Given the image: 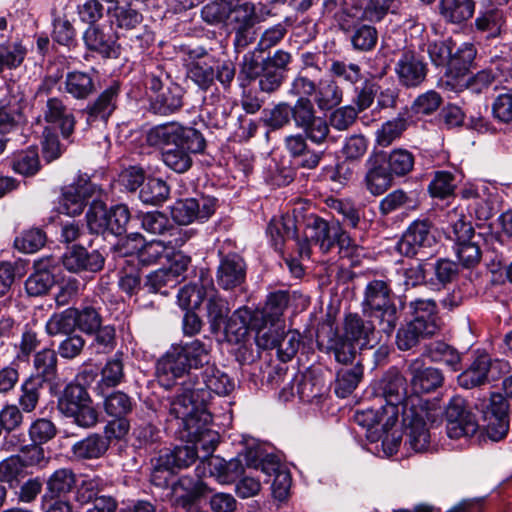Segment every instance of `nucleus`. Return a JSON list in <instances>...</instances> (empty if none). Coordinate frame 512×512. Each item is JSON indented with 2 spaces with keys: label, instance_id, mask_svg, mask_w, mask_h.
Segmentation results:
<instances>
[{
  "label": "nucleus",
  "instance_id": "nucleus-34",
  "mask_svg": "<svg viewBox=\"0 0 512 512\" xmlns=\"http://www.w3.org/2000/svg\"><path fill=\"white\" fill-rule=\"evenodd\" d=\"M109 449V441L102 435L93 433L72 446L73 457L77 460L99 459Z\"/></svg>",
  "mask_w": 512,
  "mask_h": 512
},
{
  "label": "nucleus",
  "instance_id": "nucleus-54",
  "mask_svg": "<svg viewBox=\"0 0 512 512\" xmlns=\"http://www.w3.org/2000/svg\"><path fill=\"white\" fill-rule=\"evenodd\" d=\"M329 72L333 78L332 80L339 81L348 86H355L362 80L361 68L355 63L332 60Z\"/></svg>",
  "mask_w": 512,
  "mask_h": 512
},
{
  "label": "nucleus",
  "instance_id": "nucleus-57",
  "mask_svg": "<svg viewBox=\"0 0 512 512\" xmlns=\"http://www.w3.org/2000/svg\"><path fill=\"white\" fill-rule=\"evenodd\" d=\"M407 129V121L405 118L397 117L386 121L376 131V143L381 147L390 146L395 140L399 139L403 132Z\"/></svg>",
  "mask_w": 512,
  "mask_h": 512
},
{
  "label": "nucleus",
  "instance_id": "nucleus-39",
  "mask_svg": "<svg viewBox=\"0 0 512 512\" xmlns=\"http://www.w3.org/2000/svg\"><path fill=\"white\" fill-rule=\"evenodd\" d=\"M198 458L197 448L189 445L177 446L159 456V465L166 470L187 468Z\"/></svg>",
  "mask_w": 512,
  "mask_h": 512
},
{
  "label": "nucleus",
  "instance_id": "nucleus-25",
  "mask_svg": "<svg viewBox=\"0 0 512 512\" xmlns=\"http://www.w3.org/2000/svg\"><path fill=\"white\" fill-rule=\"evenodd\" d=\"M26 107L25 96L22 92L9 93L0 99V132L7 133L24 120L23 111Z\"/></svg>",
  "mask_w": 512,
  "mask_h": 512
},
{
  "label": "nucleus",
  "instance_id": "nucleus-48",
  "mask_svg": "<svg viewBox=\"0 0 512 512\" xmlns=\"http://www.w3.org/2000/svg\"><path fill=\"white\" fill-rule=\"evenodd\" d=\"M207 280L210 278L201 277L200 285L189 284L182 287L177 295L178 304L184 310L197 309L208 294Z\"/></svg>",
  "mask_w": 512,
  "mask_h": 512
},
{
  "label": "nucleus",
  "instance_id": "nucleus-20",
  "mask_svg": "<svg viewBox=\"0 0 512 512\" xmlns=\"http://www.w3.org/2000/svg\"><path fill=\"white\" fill-rule=\"evenodd\" d=\"M215 211V201L209 198H187L175 202L171 215L180 225H188L195 220H206Z\"/></svg>",
  "mask_w": 512,
  "mask_h": 512
},
{
  "label": "nucleus",
  "instance_id": "nucleus-18",
  "mask_svg": "<svg viewBox=\"0 0 512 512\" xmlns=\"http://www.w3.org/2000/svg\"><path fill=\"white\" fill-rule=\"evenodd\" d=\"M189 57L191 61L187 66L188 79L200 90L207 91L214 85L217 61L203 49L189 51Z\"/></svg>",
  "mask_w": 512,
  "mask_h": 512
},
{
  "label": "nucleus",
  "instance_id": "nucleus-58",
  "mask_svg": "<svg viewBox=\"0 0 512 512\" xmlns=\"http://www.w3.org/2000/svg\"><path fill=\"white\" fill-rule=\"evenodd\" d=\"M133 401L131 397L122 392L114 391L104 399V410L111 417H123L132 412Z\"/></svg>",
  "mask_w": 512,
  "mask_h": 512
},
{
  "label": "nucleus",
  "instance_id": "nucleus-61",
  "mask_svg": "<svg viewBox=\"0 0 512 512\" xmlns=\"http://www.w3.org/2000/svg\"><path fill=\"white\" fill-rule=\"evenodd\" d=\"M447 222L456 242L470 240L474 236V228L466 221L465 214L457 208L447 213Z\"/></svg>",
  "mask_w": 512,
  "mask_h": 512
},
{
  "label": "nucleus",
  "instance_id": "nucleus-5",
  "mask_svg": "<svg viewBox=\"0 0 512 512\" xmlns=\"http://www.w3.org/2000/svg\"><path fill=\"white\" fill-rule=\"evenodd\" d=\"M402 414L405 445L414 452H424L430 443V433L426 422H434L439 415L436 408H430L420 396H413Z\"/></svg>",
  "mask_w": 512,
  "mask_h": 512
},
{
  "label": "nucleus",
  "instance_id": "nucleus-42",
  "mask_svg": "<svg viewBox=\"0 0 512 512\" xmlns=\"http://www.w3.org/2000/svg\"><path fill=\"white\" fill-rule=\"evenodd\" d=\"M424 355L432 362L444 363L453 371L460 370L461 356L451 345L443 341H434L425 347Z\"/></svg>",
  "mask_w": 512,
  "mask_h": 512
},
{
  "label": "nucleus",
  "instance_id": "nucleus-44",
  "mask_svg": "<svg viewBox=\"0 0 512 512\" xmlns=\"http://www.w3.org/2000/svg\"><path fill=\"white\" fill-rule=\"evenodd\" d=\"M440 14L451 23H462L472 17L475 10L473 0H441Z\"/></svg>",
  "mask_w": 512,
  "mask_h": 512
},
{
  "label": "nucleus",
  "instance_id": "nucleus-30",
  "mask_svg": "<svg viewBox=\"0 0 512 512\" xmlns=\"http://www.w3.org/2000/svg\"><path fill=\"white\" fill-rule=\"evenodd\" d=\"M366 167L364 184L372 195H381L392 186L393 176L391 172L377 158L369 157L366 161Z\"/></svg>",
  "mask_w": 512,
  "mask_h": 512
},
{
  "label": "nucleus",
  "instance_id": "nucleus-12",
  "mask_svg": "<svg viewBox=\"0 0 512 512\" xmlns=\"http://www.w3.org/2000/svg\"><path fill=\"white\" fill-rule=\"evenodd\" d=\"M423 53L420 48H406L400 52L395 63V73L401 85L417 87L426 79L428 67Z\"/></svg>",
  "mask_w": 512,
  "mask_h": 512
},
{
  "label": "nucleus",
  "instance_id": "nucleus-35",
  "mask_svg": "<svg viewBox=\"0 0 512 512\" xmlns=\"http://www.w3.org/2000/svg\"><path fill=\"white\" fill-rule=\"evenodd\" d=\"M45 493L48 498H61L70 493L76 485V475L69 468L55 470L45 482Z\"/></svg>",
  "mask_w": 512,
  "mask_h": 512
},
{
  "label": "nucleus",
  "instance_id": "nucleus-1",
  "mask_svg": "<svg viewBox=\"0 0 512 512\" xmlns=\"http://www.w3.org/2000/svg\"><path fill=\"white\" fill-rule=\"evenodd\" d=\"M209 352V347L198 339L173 346L157 361L159 383L169 388L183 379L180 393L175 397L186 396L193 402L200 400L205 408L211 393L229 395L235 388L234 380L215 364H210Z\"/></svg>",
  "mask_w": 512,
  "mask_h": 512
},
{
  "label": "nucleus",
  "instance_id": "nucleus-9",
  "mask_svg": "<svg viewBox=\"0 0 512 512\" xmlns=\"http://www.w3.org/2000/svg\"><path fill=\"white\" fill-rule=\"evenodd\" d=\"M291 120L296 128L304 132L306 138L317 145L325 143L329 137L328 122L317 114L315 104L310 98L299 97L291 105Z\"/></svg>",
  "mask_w": 512,
  "mask_h": 512
},
{
  "label": "nucleus",
  "instance_id": "nucleus-64",
  "mask_svg": "<svg viewBox=\"0 0 512 512\" xmlns=\"http://www.w3.org/2000/svg\"><path fill=\"white\" fill-rule=\"evenodd\" d=\"M454 181L452 173L437 171L428 186V191L434 198L445 199L454 193L456 188Z\"/></svg>",
  "mask_w": 512,
  "mask_h": 512
},
{
  "label": "nucleus",
  "instance_id": "nucleus-40",
  "mask_svg": "<svg viewBox=\"0 0 512 512\" xmlns=\"http://www.w3.org/2000/svg\"><path fill=\"white\" fill-rule=\"evenodd\" d=\"M111 22L118 28L132 30L141 25L143 15L129 2H115L114 6L108 9Z\"/></svg>",
  "mask_w": 512,
  "mask_h": 512
},
{
  "label": "nucleus",
  "instance_id": "nucleus-2",
  "mask_svg": "<svg viewBox=\"0 0 512 512\" xmlns=\"http://www.w3.org/2000/svg\"><path fill=\"white\" fill-rule=\"evenodd\" d=\"M169 416L185 433L182 437L194 443L193 447L197 450L201 448L204 451L201 460L213 456L212 453L219 443L220 436L209 428L212 416L203 406L202 401L193 402L186 396L174 397L169 402Z\"/></svg>",
  "mask_w": 512,
  "mask_h": 512
},
{
  "label": "nucleus",
  "instance_id": "nucleus-62",
  "mask_svg": "<svg viewBox=\"0 0 512 512\" xmlns=\"http://www.w3.org/2000/svg\"><path fill=\"white\" fill-rule=\"evenodd\" d=\"M233 4L227 0H215L206 4L201 10L202 19L208 24H219L229 18Z\"/></svg>",
  "mask_w": 512,
  "mask_h": 512
},
{
  "label": "nucleus",
  "instance_id": "nucleus-52",
  "mask_svg": "<svg viewBox=\"0 0 512 512\" xmlns=\"http://www.w3.org/2000/svg\"><path fill=\"white\" fill-rule=\"evenodd\" d=\"M170 193L169 186L159 178H149L142 185L139 198L145 204L159 205L167 200Z\"/></svg>",
  "mask_w": 512,
  "mask_h": 512
},
{
  "label": "nucleus",
  "instance_id": "nucleus-17",
  "mask_svg": "<svg viewBox=\"0 0 512 512\" xmlns=\"http://www.w3.org/2000/svg\"><path fill=\"white\" fill-rule=\"evenodd\" d=\"M244 472V466L240 459L234 458L226 461L219 456H211L201 460L196 467V474L199 478L207 475L216 478L221 484H229L239 478Z\"/></svg>",
  "mask_w": 512,
  "mask_h": 512
},
{
  "label": "nucleus",
  "instance_id": "nucleus-22",
  "mask_svg": "<svg viewBox=\"0 0 512 512\" xmlns=\"http://www.w3.org/2000/svg\"><path fill=\"white\" fill-rule=\"evenodd\" d=\"M246 279V264L244 259L231 253L224 256L216 272L217 284L224 290H232L241 286Z\"/></svg>",
  "mask_w": 512,
  "mask_h": 512
},
{
  "label": "nucleus",
  "instance_id": "nucleus-6",
  "mask_svg": "<svg viewBox=\"0 0 512 512\" xmlns=\"http://www.w3.org/2000/svg\"><path fill=\"white\" fill-rule=\"evenodd\" d=\"M375 391L385 402L380 407V422L386 427L395 425L400 411L403 414L408 401L414 396L407 395L406 378L397 368L392 367L378 381Z\"/></svg>",
  "mask_w": 512,
  "mask_h": 512
},
{
  "label": "nucleus",
  "instance_id": "nucleus-60",
  "mask_svg": "<svg viewBox=\"0 0 512 512\" xmlns=\"http://www.w3.org/2000/svg\"><path fill=\"white\" fill-rule=\"evenodd\" d=\"M25 476V468L16 455L7 457L0 462V482L7 483L10 488L19 485Z\"/></svg>",
  "mask_w": 512,
  "mask_h": 512
},
{
  "label": "nucleus",
  "instance_id": "nucleus-23",
  "mask_svg": "<svg viewBox=\"0 0 512 512\" xmlns=\"http://www.w3.org/2000/svg\"><path fill=\"white\" fill-rule=\"evenodd\" d=\"M358 313H349L344 320L345 336L356 343L361 348H372L377 340V331L372 318L364 319Z\"/></svg>",
  "mask_w": 512,
  "mask_h": 512
},
{
  "label": "nucleus",
  "instance_id": "nucleus-36",
  "mask_svg": "<svg viewBox=\"0 0 512 512\" xmlns=\"http://www.w3.org/2000/svg\"><path fill=\"white\" fill-rule=\"evenodd\" d=\"M58 359L55 350L44 348L34 355L33 367L35 370L34 375L29 377H37L40 383L54 382L58 375Z\"/></svg>",
  "mask_w": 512,
  "mask_h": 512
},
{
  "label": "nucleus",
  "instance_id": "nucleus-10",
  "mask_svg": "<svg viewBox=\"0 0 512 512\" xmlns=\"http://www.w3.org/2000/svg\"><path fill=\"white\" fill-rule=\"evenodd\" d=\"M101 189L85 175H79L70 185L62 189L60 210L68 216L80 215L89 199L100 197Z\"/></svg>",
  "mask_w": 512,
  "mask_h": 512
},
{
  "label": "nucleus",
  "instance_id": "nucleus-8",
  "mask_svg": "<svg viewBox=\"0 0 512 512\" xmlns=\"http://www.w3.org/2000/svg\"><path fill=\"white\" fill-rule=\"evenodd\" d=\"M146 141L150 146H177L182 143L193 152H203L206 147L205 138L198 130L178 122H167L152 127L147 133Z\"/></svg>",
  "mask_w": 512,
  "mask_h": 512
},
{
  "label": "nucleus",
  "instance_id": "nucleus-53",
  "mask_svg": "<svg viewBox=\"0 0 512 512\" xmlns=\"http://www.w3.org/2000/svg\"><path fill=\"white\" fill-rule=\"evenodd\" d=\"M75 319V308H67L60 313H54L46 323V333L49 336L70 335L76 328Z\"/></svg>",
  "mask_w": 512,
  "mask_h": 512
},
{
  "label": "nucleus",
  "instance_id": "nucleus-41",
  "mask_svg": "<svg viewBox=\"0 0 512 512\" xmlns=\"http://www.w3.org/2000/svg\"><path fill=\"white\" fill-rule=\"evenodd\" d=\"M418 206L419 201L413 192L396 189L380 201L379 211L386 216L399 209L415 210Z\"/></svg>",
  "mask_w": 512,
  "mask_h": 512
},
{
  "label": "nucleus",
  "instance_id": "nucleus-3",
  "mask_svg": "<svg viewBox=\"0 0 512 512\" xmlns=\"http://www.w3.org/2000/svg\"><path fill=\"white\" fill-rule=\"evenodd\" d=\"M409 307L412 319L402 325L396 334V345L401 351L416 347L421 340L433 337L441 329V319L433 299H415Z\"/></svg>",
  "mask_w": 512,
  "mask_h": 512
},
{
  "label": "nucleus",
  "instance_id": "nucleus-59",
  "mask_svg": "<svg viewBox=\"0 0 512 512\" xmlns=\"http://www.w3.org/2000/svg\"><path fill=\"white\" fill-rule=\"evenodd\" d=\"M124 364L122 356L116 354L112 359H109L101 370V380L99 386L112 388L118 386L124 380Z\"/></svg>",
  "mask_w": 512,
  "mask_h": 512
},
{
  "label": "nucleus",
  "instance_id": "nucleus-29",
  "mask_svg": "<svg viewBox=\"0 0 512 512\" xmlns=\"http://www.w3.org/2000/svg\"><path fill=\"white\" fill-rule=\"evenodd\" d=\"M207 320L212 333H218L226 323L230 308L228 302L215 289L212 280H207Z\"/></svg>",
  "mask_w": 512,
  "mask_h": 512
},
{
  "label": "nucleus",
  "instance_id": "nucleus-43",
  "mask_svg": "<svg viewBox=\"0 0 512 512\" xmlns=\"http://www.w3.org/2000/svg\"><path fill=\"white\" fill-rule=\"evenodd\" d=\"M91 74L81 71L69 72L65 79V90L75 99H86L95 91Z\"/></svg>",
  "mask_w": 512,
  "mask_h": 512
},
{
  "label": "nucleus",
  "instance_id": "nucleus-16",
  "mask_svg": "<svg viewBox=\"0 0 512 512\" xmlns=\"http://www.w3.org/2000/svg\"><path fill=\"white\" fill-rule=\"evenodd\" d=\"M256 342L263 349L277 348L281 361L286 362L297 353L301 344V337L296 331L279 334L276 329L270 327L267 330L258 331Z\"/></svg>",
  "mask_w": 512,
  "mask_h": 512
},
{
  "label": "nucleus",
  "instance_id": "nucleus-46",
  "mask_svg": "<svg viewBox=\"0 0 512 512\" xmlns=\"http://www.w3.org/2000/svg\"><path fill=\"white\" fill-rule=\"evenodd\" d=\"M476 48L472 43H462L455 50L451 49L448 74L458 77L465 74L471 66L475 56Z\"/></svg>",
  "mask_w": 512,
  "mask_h": 512
},
{
  "label": "nucleus",
  "instance_id": "nucleus-45",
  "mask_svg": "<svg viewBox=\"0 0 512 512\" xmlns=\"http://www.w3.org/2000/svg\"><path fill=\"white\" fill-rule=\"evenodd\" d=\"M119 85L114 83L106 88L98 98L86 108L90 117L107 119L116 107Z\"/></svg>",
  "mask_w": 512,
  "mask_h": 512
},
{
  "label": "nucleus",
  "instance_id": "nucleus-32",
  "mask_svg": "<svg viewBox=\"0 0 512 512\" xmlns=\"http://www.w3.org/2000/svg\"><path fill=\"white\" fill-rule=\"evenodd\" d=\"M182 90L177 85L166 87L151 98L150 110L154 114L167 116L177 112L183 106Z\"/></svg>",
  "mask_w": 512,
  "mask_h": 512
},
{
  "label": "nucleus",
  "instance_id": "nucleus-4",
  "mask_svg": "<svg viewBox=\"0 0 512 512\" xmlns=\"http://www.w3.org/2000/svg\"><path fill=\"white\" fill-rule=\"evenodd\" d=\"M363 316L378 320L381 331L390 336L395 330L399 314L387 281L374 279L365 286L361 301Z\"/></svg>",
  "mask_w": 512,
  "mask_h": 512
},
{
  "label": "nucleus",
  "instance_id": "nucleus-31",
  "mask_svg": "<svg viewBox=\"0 0 512 512\" xmlns=\"http://www.w3.org/2000/svg\"><path fill=\"white\" fill-rule=\"evenodd\" d=\"M83 39L89 50L95 51L106 58L112 56L116 44V37L111 32L110 27L91 25L85 31Z\"/></svg>",
  "mask_w": 512,
  "mask_h": 512
},
{
  "label": "nucleus",
  "instance_id": "nucleus-11",
  "mask_svg": "<svg viewBox=\"0 0 512 512\" xmlns=\"http://www.w3.org/2000/svg\"><path fill=\"white\" fill-rule=\"evenodd\" d=\"M447 435L451 439L472 437L479 430L475 415L468 409L466 401L453 397L445 410Z\"/></svg>",
  "mask_w": 512,
  "mask_h": 512
},
{
  "label": "nucleus",
  "instance_id": "nucleus-21",
  "mask_svg": "<svg viewBox=\"0 0 512 512\" xmlns=\"http://www.w3.org/2000/svg\"><path fill=\"white\" fill-rule=\"evenodd\" d=\"M339 226L338 222L329 223L312 214L306 218L304 234L307 239L318 245L323 253H328L336 245Z\"/></svg>",
  "mask_w": 512,
  "mask_h": 512
},
{
  "label": "nucleus",
  "instance_id": "nucleus-56",
  "mask_svg": "<svg viewBox=\"0 0 512 512\" xmlns=\"http://www.w3.org/2000/svg\"><path fill=\"white\" fill-rule=\"evenodd\" d=\"M502 22V11L491 8L479 13L475 19V27L478 31L487 32V38H496L501 33Z\"/></svg>",
  "mask_w": 512,
  "mask_h": 512
},
{
  "label": "nucleus",
  "instance_id": "nucleus-19",
  "mask_svg": "<svg viewBox=\"0 0 512 512\" xmlns=\"http://www.w3.org/2000/svg\"><path fill=\"white\" fill-rule=\"evenodd\" d=\"M407 372L410 376V384L414 395L433 392L444 383L442 371L435 367L425 366L421 358L410 361Z\"/></svg>",
  "mask_w": 512,
  "mask_h": 512
},
{
  "label": "nucleus",
  "instance_id": "nucleus-24",
  "mask_svg": "<svg viewBox=\"0 0 512 512\" xmlns=\"http://www.w3.org/2000/svg\"><path fill=\"white\" fill-rule=\"evenodd\" d=\"M43 104L42 116L45 122L60 128L63 137H69L74 130L75 119L71 111L59 97H47Z\"/></svg>",
  "mask_w": 512,
  "mask_h": 512
},
{
  "label": "nucleus",
  "instance_id": "nucleus-33",
  "mask_svg": "<svg viewBox=\"0 0 512 512\" xmlns=\"http://www.w3.org/2000/svg\"><path fill=\"white\" fill-rule=\"evenodd\" d=\"M490 367L491 358L487 354L477 356L471 365L458 376V384L466 389L485 384L488 381Z\"/></svg>",
  "mask_w": 512,
  "mask_h": 512
},
{
  "label": "nucleus",
  "instance_id": "nucleus-49",
  "mask_svg": "<svg viewBox=\"0 0 512 512\" xmlns=\"http://www.w3.org/2000/svg\"><path fill=\"white\" fill-rule=\"evenodd\" d=\"M288 303L289 295L287 292L277 291L271 293L267 298L263 310L257 311L258 317L261 316L265 324L270 323L273 326L283 315Z\"/></svg>",
  "mask_w": 512,
  "mask_h": 512
},
{
  "label": "nucleus",
  "instance_id": "nucleus-7",
  "mask_svg": "<svg viewBox=\"0 0 512 512\" xmlns=\"http://www.w3.org/2000/svg\"><path fill=\"white\" fill-rule=\"evenodd\" d=\"M59 411L74 424L92 428L99 421V411L86 388L78 383L68 384L57 402Z\"/></svg>",
  "mask_w": 512,
  "mask_h": 512
},
{
  "label": "nucleus",
  "instance_id": "nucleus-26",
  "mask_svg": "<svg viewBox=\"0 0 512 512\" xmlns=\"http://www.w3.org/2000/svg\"><path fill=\"white\" fill-rule=\"evenodd\" d=\"M56 263L57 261L52 257L41 258L35 261V272L25 282V289L30 296L44 295L54 285L55 278L50 268Z\"/></svg>",
  "mask_w": 512,
  "mask_h": 512
},
{
  "label": "nucleus",
  "instance_id": "nucleus-37",
  "mask_svg": "<svg viewBox=\"0 0 512 512\" xmlns=\"http://www.w3.org/2000/svg\"><path fill=\"white\" fill-rule=\"evenodd\" d=\"M363 365L357 361L351 366H344L337 371L335 380V393L345 398L350 395L363 378Z\"/></svg>",
  "mask_w": 512,
  "mask_h": 512
},
{
  "label": "nucleus",
  "instance_id": "nucleus-27",
  "mask_svg": "<svg viewBox=\"0 0 512 512\" xmlns=\"http://www.w3.org/2000/svg\"><path fill=\"white\" fill-rule=\"evenodd\" d=\"M208 491L209 488L203 481L194 482L189 477H182L172 485L171 501L177 507L186 508Z\"/></svg>",
  "mask_w": 512,
  "mask_h": 512
},
{
  "label": "nucleus",
  "instance_id": "nucleus-63",
  "mask_svg": "<svg viewBox=\"0 0 512 512\" xmlns=\"http://www.w3.org/2000/svg\"><path fill=\"white\" fill-rule=\"evenodd\" d=\"M16 456L20 458V462L25 469L28 467L45 468L50 461V457L46 456L44 448L33 442L21 447Z\"/></svg>",
  "mask_w": 512,
  "mask_h": 512
},
{
  "label": "nucleus",
  "instance_id": "nucleus-13",
  "mask_svg": "<svg viewBox=\"0 0 512 512\" xmlns=\"http://www.w3.org/2000/svg\"><path fill=\"white\" fill-rule=\"evenodd\" d=\"M292 61V55L283 49L276 50L262 60V72L259 79V89L271 94L277 91L283 84L288 66Z\"/></svg>",
  "mask_w": 512,
  "mask_h": 512
},
{
  "label": "nucleus",
  "instance_id": "nucleus-14",
  "mask_svg": "<svg viewBox=\"0 0 512 512\" xmlns=\"http://www.w3.org/2000/svg\"><path fill=\"white\" fill-rule=\"evenodd\" d=\"M485 431L494 442L502 440L509 430V404L500 393H493L483 408Z\"/></svg>",
  "mask_w": 512,
  "mask_h": 512
},
{
  "label": "nucleus",
  "instance_id": "nucleus-51",
  "mask_svg": "<svg viewBox=\"0 0 512 512\" xmlns=\"http://www.w3.org/2000/svg\"><path fill=\"white\" fill-rule=\"evenodd\" d=\"M386 162L392 176L403 177L413 170L415 158L407 149L397 148L389 152Z\"/></svg>",
  "mask_w": 512,
  "mask_h": 512
},
{
  "label": "nucleus",
  "instance_id": "nucleus-47",
  "mask_svg": "<svg viewBox=\"0 0 512 512\" xmlns=\"http://www.w3.org/2000/svg\"><path fill=\"white\" fill-rule=\"evenodd\" d=\"M43 384L37 377H27L20 386L18 407L24 413L33 412L41 398Z\"/></svg>",
  "mask_w": 512,
  "mask_h": 512
},
{
  "label": "nucleus",
  "instance_id": "nucleus-50",
  "mask_svg": "<svg viewBox=\"0 0 512 512\" xmlns=\"http://www.w3.org/2000/svg\"><path fill=\"white\" fill-rule=\"evenodd\" d=\"M188 150L182 143L174 148L168 149L162 153L164 164L176 173H185L192 166L191 154H196Z\"/></svg>",
  "mask_w": 512,
  "mask_h": 512
},
{
  "label": "nucleus",
  "instance_id": "nucleus-38",
  "mask_svg": "<svg viewBox=\"0 0 512 512\" xmlns=\"http://www.w3.org/2000/svg\"><path fill=\"white\" fill-rule=\"evenodd\" d=\"M314 104L322 111L337 107L343 98V91L335 80H321L314 92Z\"/></svg>",
  "mask_w": 512,
  "mask_h": 512
},
{
  "label": "nucleus",
  "instance_id": "nucleus-28",
  "mask_svg": "<svg viewBox=\"0 0 512 512\" xmlns=\"http://www.w3.org/2000/svg\"><path fill=\"white\" fill-rule=\"evenodd\" d=\"M258 319L257 312H252L247 307H241L227 318L223 328L229 341L240 342L247 334L248 329L258 328L255 321Z\"/></svg>",
  "mask_w": 512,
  "mask_h": 512
},
{
  "label": "nucleus",
  "instance_id": "nucleus-15",
  "mask_svg": "<svg viewBox=\"0 0 512 512\" xmlns=\"http://www.w3.org/2000/svg\"><path fill=\"white\" fill-rule=\"evenodd\" d=\"M432 227V222L427 218L413 221L397 244L398 252L406 257H414L421 249L432 247L436 243Z\"/></svg>",
  "mask_w": 512,
  "mask_h": 512
},
{
  "label": "nucleus",
  "instance_id": "nucleus-55",
  "mask_svg": "<svg viewBox=\"0 0 512 512\" xmlns=\"http://www.w3.org/2000/svg\"><path fill=\"white\" fill-rule=\"evenodd\" d=\"M109 211L99 197H95L86 213L87 227L91 233L101 234L108 231Z\"/></svg>",
  "mask_w": 512,
  "mask_h": 512
}]
</instances>
